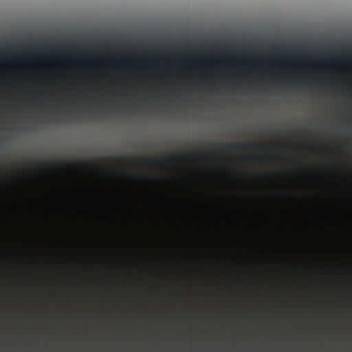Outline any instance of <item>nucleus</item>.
I'll list each match as a JSON object with an SVG mask.
<instances>
[{
	"label": "nucleus",
	"mask_w": 352,
	"mask_h": 352,
	"mask_svg": "<svg viewBox=\"0 0 352 352\" xmlns=\"http://www.w3.org/2000/svg\"><path fill=\"white\" fill-rule=\"evenodd\" d=\"M40 180V303H44V158L41 155L39 161Z\"/></svg>",
	"instance_id": "1"
},
{
	"label": "nucleus",
	"mask_w": 352,
	"mask_h": 352,
	"mask_svg": "<svg viewBox=\"0 0 352 352\" xmlns=\"http://www.w3.org/2000/svg\"><path fill=\"white\" fill-rule=\"evenodd\" d=\"M38 70H39V113L41 121L44 115V33L39 34L38 44Z\"/></svg>",
	"instance_id": "2"
},
{
	"label": "nucleus",
	"mask_w": 352,
	"mask_h": 352,
	"mask_svg": "<svg viewBox=\"0 0 352 352\" xmlns=\"http://www.w3.org/2000/svg\"><path fill=\"white\" fill-rule=\"evenodd\" d=\"M48 161L45 153V287L48 285Z\"/></svg>",
	"instance_id": "3"
},
{
	"label": "nucleus",
	"mask_w": 352,
	"mask_h": 352,
	"mask_svg": "<svg viewBox=\"0 0 352 352\" xmlns=\"http://www.w3.org/2000/svg\"><path fill=\"white\" fill-rule=\"evenodd\" d=\"M227 146L230 149L232 150H248L250 148L252 145L248 143H242V142H232L227 144Z\"/></svg>",
	"instance_id": "4"
},
{
	"label": "nucleus",
	"mask_w": 352,
	"mask_h": 352,
	"mask_svg": "<svg viewBox=\"0 0 352 352\" xmlns=\"http://www.w3.org/2000/svg\"><path fill=\"white\" fill-rule=\"evenodd\" d=\"M56 165L58 166V173L59 175H62L63 173L66 171L68 168L72 166V164L64 160H58L56 162Z\"/></svg>",
	"instance_id": "5"
},
{
	"label": "nucleus",
	"mask_w": 352,
	"mask_h": 352,
	"mask_svg": "<svg viewBox=\"0 0 352 352\" xmlns=\"http://www.w3.org/2000/svg\"><path fill=\"white\" fill-rule=\"evenodd\" d=\"M48 301V293L47 287H45V326H47V302ZM47 336V327H45V337ZM45 352H47L45 351Z\"/></svg>",
	"instance_id": "6"
},
{
	"label": "nucleus",
	"mask_w": 352,
	"mask_h": 352,
	"mask_svg": "<svg viewBox=\"0 0 352 352\" xmlns=\"http://www.w3.org/2000/svg\"><path fill=\"white\" fill-rule=\"evenodd\" d=\"M162 160L170 161L171 160L169 159V158H163V159L155 158L153 160H142V162H153L155 165L158 166L161 163V162Z\"/></svg>",
	"instance_id": "7"
},
{
	"label": "nucleus",
	"mask_w": 352,
	"mask_h": 352,
	"mask_svg": "<svg viewBox=\"0 0 352 352\" xmlns=\"http://www.w3.org/2000/svg\"><path fill=\"white\" fill-rule=\"evenodd\" d=\"M205 64L209 65L210 66H213L215 67H217L219 66V61H214V62H207L205 63Z\"/></svg>",
	"instance_id": "8"
},
{
	"label": "nucleus",
	"mask_w": 352,
	"mask_h": 352,
	"mask_svg": "<svg viewBox=\"0 0 352 352\" xmlns=\"http://www.w3.org/2000/svg\"><path fill=\"white\" fill-rule=\"evenodd\" d=\"M47 42V39L45 38V43ZM47 69V56L45 55V69ZM45 86L47 85V78H45ZM47 96V90L45 89V97ZM47 100L45 99V101ZM47 115V109H45V116Z\"/></svg>",
	"instance_id": "9"
},
{
	"label": "nucleus",
	"mask_w": 352,
	"mask_h": 352,
	"mask_svg": "<svg viewBox=\"0 0 352 352\" xmlns=\"http://www.w3.org/2000/svg\"><path fill=\"white\" fill-rule=\"evenodd\" d=\"M259 147L261 148H265V149H267V150H274V147L272 146H265L264 144H260L259 145Z\"/></svg>",
	"instance_id": "10"
},
{
	"label": "nucleus",
	"mask_w": 352,
	"mask_h": 352,
	"mask_svg": "<svg viewBox=\"0 0 352 352\" xmlns=\"http://www.w3.org/2000/svg\"><path fill=\"white\" fill-rule=\"evenodd\" d=\"M188 155H194V153H188V155H177L176 157V158L177 159H184L186 158L187 156Z\"/></svg>",
	"instance_id": "11"
},
{
	"label": "nucleus",
	"mask_w": 352,
	"mask_h": 352,
	"mask_svg": "<svg viewBox=\"0 0 352 352\" xmlns=\"http://www.w3.org/2000/svg\"><path fill=\"white\" fill-rule=\"evenodd\" d=\"M339 61L338 57H333L332 58V62L334 63H337Z\"/></svg>",
	"instance_id": "12"
},
{
	"label": "nucleus",
	"mask_w": 352,
	"mask_h": 352,
	"mask_svg": "<svg viewBox=\"0 0 352 352\" xmlns=\"http://www.w3.org/2000/svg\"><path fill=\"white\" fill-rule=\"evenodd\" d=\"M21 47L23 49H26L28 47V45L26 43H23Z\"/></svg>",
	"instance_id": "13"
},
{
	"label": "nucleus",
	"mask_w": 352,
	"mask_h": 352,
	"mask_svg": "<svg viewBox=\"0 0 352 352\" xmlns=\"http://www.w3.org/2000/svg\"><path fill=\"white\" fill-rule=\"evenodd\" d=\"M157 63H158L157 61H153V62L150 63L151 65H152V66H157Z\"/></svg>",
	"instance_id": "14"
},
{
	"label": "nucleus",
	"mask_w": 352,
	"mask_h": 352,
	"mask_svg": "<svg viewBox=\"0 0 352 352\" xmlns=\"http://www.w3.org/2000/svg\"><path fill=\"white\" fill-rule=\"evenodd\" d=\"M59 67H61V68H63L65 67V64L63 63H60L58 64Z\"/></svg>",
	"instance_id": "15"
},
{
	"label": "nucleus",
	"mask_w": 352,
	"mask_h": 352,
	"mask_svg": "<svg viewBox=\"0 0 352 352\" xmlns=\"http://www.w3.org/2000/svg\"><path fill=\"white\" fill-rule=\"evenodd\" d=\"M118 66H120V67H121V66H122V67L124 66V63H123V62H120V63H119Z\"/></svg>",
	"instance_id": "16"
},
{
	"label": "nucleus",
	"mask_w": 352,
	"mask_h": 352,
	"mask_svg": "<svg viewBox=\"0 0 352 352\" xmlns=\"http://www.w3.org/2000/svg\"><path fill=\"white\" fill-rule=\"evenodd\" d=\"M110 158H111V160H116V157L115 156H111Z\"/></svg>",
	"instance_id": "17"
},
{
	"label": "nucleus",
	"mask_w": 352,
	"mask_h": 352,
	"mask_svg": "<svg viewBox=\"0 0 352 352\" xmlns=\"http://www.w3.org/2000/svg\"><path fill=\"white\" fill-rule=\"evenodd\" d=\"M91 66H96V62H91Z\"/></svg>",
	"instance_id": "18"
},
{
	"label": "nucleus",
	"mask_w": 352,
	"mask_h": 352,
	"mask_svg": "<svg viewBox=\"0 0 352 352\" xmlns=\"http://www.w3.org/2000/svg\"><path fill=\"white\" fill-rule=\"evenodd\" d=\"M23 100L24 101V104H26V100L25 99H23Z\"/></svg>",
	"instance_id": "19"
}]
</instances>
